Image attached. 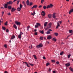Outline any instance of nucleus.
Returning a JSON list of instances; mask_svg holds the SVG:
<instances>
[{
	"label": "nucleus",
	"mask_w": 73,
	"mask_h": 73,
	"mask_svg": "<svg viewBox=\"0 0 73 73\" xmlns=\"http://www.w3.org/2000/svg\"><path fill=\"white\" fill-rule=\"evenodd\" d=\"M51 26L52 23H49V25L45 29H46V30H47L48 29L50 28V27H51Z\"/></svg>",
	"instance_id": "f257e3e1"
},
{
	"label": "nucleus",
	"mask_w": 73,
	"mask_h": 73,
	"mask_svg": "<svg viewBox=\"0 0 73 73\" xmlns=\"http://www.w3.org/2000/svg\"><path fill=\"white\" fill-rule=\"evenodd\" d=\"M53 7V5H52V4H50V5H48L46 7V8L48 9V8H52Z\"/></svg>",
	"instance_id": "f03ea898"
},
{
	"label": "nucleus",
	"mask_w": 73,
	"mask_h": 73,
	"mask_svg": "<svg viewBox=\"0 0 73 73\" xmlns=\"http://www.w3.org/2000/svg\"><path fill=\"white\" fill-rule=\"evenodd\" d=\"M43 46L42 44L40 43L39 44V45L36 46V48H42V47Z\"/></svg>",
	"instance_id": "7ed1b4c3"
},
{
	"label": "nucleus",
	"mask_w": 73,
	"mask_h": 73,
	"mask_svg": "<svg viewBox=\"0 0 73 73\" xmlns=\"http://www.w3.org/2000/svg\"><path fill=\"white\" fill-rule=\"evenodd\" d=\"M7 4H8V5H12L13 3V2H12V1H10L8 2H7Z\"/></svg>",
	"instance_id": "20e7f679"
},
{
	"label": "nucleus",
	"mask_w": 73,
	"mask_h": 73,
	"mask_svg": "<svg viewBox=\"0 0 73 73\" xmlns=\"http://www.w3.org/2000/svg\"><path fill=\"white\" fill-rule=\"evenodd\" d=\"M15 23L16 24V25H20L21 24L20 22H19L17 21H15Z\"/></svg>",
	"instance_id": "39448f33"
},
{
	"label": "nucleus",
	"mask_w": 73,
	"mask_h": 73,
	"mask_svg": "<svg viewBox=\"0 0 73 73\" xmlns=\"http://www.w3.org/2000/svg\"><path fill=\"white\" fill-rule=\"evenodd\" d=\"M41 15L44 16L45 15V11H42L41 13Z\"/></svg>",
	"instance_id": "423d86ee"
},
{
	"label": "nucleus",
	"mask_w": 73,
	"mask_h": 73,
	"mask_svg": "<svg viewBox=\"0 0 73 73\" xmlns=\"http://www.w3.org/2000/svg\"><path fill=\"white\" fill-rule=\"evenodd\" d=\"M8 4H7H7H5L4 5V7L5 8H8L7 6Z\"/></svg>",
	"instance_id": "0eeeda50"
},
{
	"label": "nucleus",
	"mask_w": 73,
	"mask_h": 73,
	"mask_svg": "<svg viewBox=\"0 0 73 73\" xmlns=\"http://www.w3.org/2000/svg\"><path fill=\"white\" fill-rule=\"evenodd\" d=\"M37 7V5H34L33 7H32L31 9H33V8H36Z\"/></svg>",
	"instance_id": "6e6552de"
},
{
	"label": "nucleus",
	"mask_w": 73,
	"mask_h": 73,
	"mask_svg": "<svg viewBox=\"0 0 73 73\" xmlns=\"http://www.w3.org/2000/svg\"><path fill=\"white\" fill-rule=\"evenodd\" d=\"M16 9H15L13 7L12 8V9L11 10V12H14V11H16Z\"/></svg>",
	"instance_id": "1a4fd4ad"
},
{
	"label": "nucleus",
	"mask_w": 73,
	"mask_h": 73,
	"mask_svg": "<svg viewBox=\"0 0 73 73\" xmlns=\"http://www.w3.org/2000/svg\"><path fill=\"white\" fill-rule=\"evenodd\" d=\"M73 12V8L70 10L69 11V12L68 13L69 14H70L72 13V12Z\"/></svg>",
	"instance_id": "9d476101"
},
{
	"label": "nucleus",
	"mask_w": 73,
	"mask_h": 73,
	"mask_svg": "<svg viewBox=\"0 0 73 73\" xmlns=\"http://www.w3.org/2000/svg\"><path fill=\"white\" fill-rule=\"evenodd\" d=\"M66 66H69L70 65V63L69 62L67 63L66 64H65Z\"/></svg>",
	"instance_id": "9b49d317"
},
{
	"label": "nucleus",
	"mask_w": 73,
	"mask_h": 73,
	"mask_svg": "<svg viewBox=\"0 0 73 73\" xmlns=\"http://www.w3.org/2000/svg\"><path fill=\"white\" fill-rule=\"evenodd\" d=\"M56 14V13H54L53 14V18L54 19L56 18V15H55Z\"/></svg>",
	"instance_id": "f8f14e48"
},
{
	"label": "nucleus",
	"mask_w": 73,
	"mask_h": 73,
	"mask_svg": "<svg viewBox=\"0 0 73 73\" xmlns=\"http://www.w3.org/2000/svg\"><path fill=\"white\" fill-rule=\"evenodd\" d=\"M52 38V36H49L47 37V39L48 40H50V39H51Z\"/></svg>",
	"instance_id": "ddd939ff"
},
{
	"label": "nucleus",
	"mask_w": 73,
	"mask_h": 73,
	"mask_svg": "<svg viewBox=\"0 0 73 73\" xmlns=\"http://www.w3.org/2000/svg\"><path fill=\"white\" fill-rule=\"evenodd\" d=\"M15 38V36L14 35H13L11 36V40H13V39H14Z\"/></svg>",
	"instance_id": "4468645a"
},
{
	"label": "nucleus",
	"mask_w": 73,
	"mask_h": 73,
	"mask_svg": "<svg viewBox=\"0 0 73 73\" xmlns=\"http://www.w3.org/2000/svg\"><path fill=\"white\" fill-rule=\"evenodd\" d=\"M27 4V5H29V0H27L26 2Z\"/></svg>",
	"instance_id": "2eb2a0df"
},
{
	"label": "nucleus",
	"mask_w": 73,
	"mask_h": 73,
	"mask_svg": "<svg viewBox=\"0 0 73 73\" xmlns=\"http://www.w3.org/2000/svg\"><path fill=\"white\" fill-rule=\"evenodd\" d=\"M13 28H15V29H17V26H16V25L14 24L13 25Z\"/></svg>",
	"instance_id": "dca6fc26"
},
{
	"label": "nucleus",
	"mask_w": 73,
	"mask_h": 73,
	"mask_svg": "<svg viewBox=\"0 0 73 73\" xmlns=\"http://www.w3.org/2000/svg\"><path fill=\"white\" fill-rule=\"evenodd\" d=\"M8 8L9 9H12V7H11V5L8 6Z\"/></svg>",
	"instance_id": "f3484780"
},
{
	"label": "nucleus",
	"mask_w": 73,
	"mask_h": 73,
	"mask_svg": "<svg viewBox=\"0 0 73 73\" xmlns=\"http://www.w3.org/2000/svg\"><path fill=\"white\" fill-rule=\"evenodd\" d=\"M21 8H20V7H18L17 9V10L19 12H20V11H21Z\"/></svg>",
	"instance_id": "a211bd4d"
},
{
	"label": "nucleus",
	"mask_w": 73,
	"mask_h": 73,
	"mask_svg": "<svg viewBox=\"0 0 73 73\" xmlns=\"http://www.w3.org/2000/svg\"><path fill=\"white\" fill-rule=\"evenodd\" d=\"M31 14L32 15H33V16H35V15L36 14V13H35V12L34 11L33 13H32V12Z\"/></svg>",
	"instance_id": "6ab92c4d"
},
{
	"label": "nucleus",
	"mask_w": 73,
	"mask_h": 73,
	"mask_svg": "<svg viewBox=\"0 0 73 73\" xmlns=\"http://www.w3.org/2000/svg\"><path fill=\"white\" fill-rule=\"evenodd\" d=\"M69 69L72 72H73V69L72 68V67H70L69 68Z\"/></svg>",
	"instance_id": "aec40b11"
},
{
	"label": "nucleus",
	"mask_w": 73,
	"mask_h": 73,
	"mask_svg": "<svg viewBox=\"0 0 73 73\" xmlns=\"http://www.w3.org/2000/svg\"><path fill=\"white\" fill-rule=\"evenodd\" d=\"M47 24H48V22H45L44 24V27H46V25H47Z\"/></svg>",
	"instance_id": "412c9836"
},
{
	"label": "nucleus",
	"mask_w": 73,
	"mask_h": 73,
	"mask_svg": "<svg viewBox=\"0 0 73 73\" xmlns=\"http://www.w3.org/2000/svg\"><path fill=\"white\" fill-rule=\"evenodd\" d=\"M18 37L19 38H21V35L19 34L18 35Z\"/></svg>",
	"instance_id": "4be33fe9"
},
{
	"label": "nucleus",
	"mask_w": 73,
	"mask_h": 73,
	"mask_svg": "<svg viewBox=\"0 0 73 73\" xmlns=\"http://www.w3.org/2000/svg\"><path fill=\"white\" fill-rule=\"evenodd\" d=\"M57 26L56 27V29H57L58 28V27L60 26V24H59V23H58V22L57 23Z\"/></svg>",
	"instance_id": "5701e85b"
},
{
	"label": "nucleus",
	"mask_w": 73,
	"mask_h": 73,
	"mask_svg": "<svg viewBox=\"0 0 73 73\" xmlns=\"http://www.w3.org/2000/svg\"><path fill=\"white\" fill-rule=\"evenodd\" d=\"M4 25H8V21H6L5 23H4Z\"/></svg>",
	"instance_id": "b1692460"
},
{
	"label": "nucleus",
	"mask_w": 73,
	"mask_h": 73,
	"mask_svg": "<svg viewBox=\"0 0 73 73\" xmlns=\"http://www.w3.org/2000/svg\"><path fill=\"white\" fill-rule=\"evenodd\" d=\"M48 17L49 18H51V17H52V15L51 14H48Z\"/></svg>",
	"instance_id": "393cba45"
},
{
	"label": "nucleus",
	"mask_w": 73,
	"mask_h": 73,
	"mask_svg": "<svg viewBox=\"0 0 73 73\" xmlns=\"http://www.w3.org/2000/svg\"><path fill=\"white\" fill-rule=\"evenodd\" d=\"M52 40L53 41H55V42H56V39L55 38H54L52 39Z\"/></svg>",
	"instance_id": "a878e982"
},
{
	"label": "nucleus",
	"mask_w": 73,
	"mask_h": 73,
	"mask_svg": "<svg viewBox=\"0 0 73 73\" xmlns=\"http://www.w3.org/2000/svg\"><path fill=\"white\" fill-rule=\"evenodd\" d=\"M33 57H34V58L35 59V60H37V57H36V56L35 55H33Z\"/></svg>",
	"instance_id": "bb28decb"
},
{
	"label": "nucleus",
	"mask_w": 73,
	"mask_h": 73,
	"mask_svg": "<svg viewBox=\"0 0 73 73\" xmlns=\"http://www.w3.org/2000/svg\"><path fill=\"white\" fill-rule=\"evenodd\" d=\"M69 33H72L73 32V30H69Z\"/></svg>",
	"instance_id": "cd10ccee"
},
{
	"label": "nucleus",
	"mask_w": 73,
	"mask_h": 73,
	"mask_svg": "<svg viewBox=\"0 0 73 73\" xmlns=\"http://www.w3.org/2000/svg\"><path fill=\"white\" fill-rule=\"evenodd\" d=\"M29 28H30V26H28L27 27V30L28 31L29 30Z\"/></svg>",
	"instance_id": "c85d7f7f"
},
{
	"label": "nucleus",
	"mask_w": 73,
	"mask_h": 73,
	"mask_svg": "<svg viewBox=\"0 0 73 73\" xmlns=\"http://www.w3.org/2000/svg\"><path fill=\"white\" fill-rule=\"evenodd\" d=\"M54 34L56 36H57L58 35V33H54Z\"/></svg>",
	"instance_id": "c756f323"
},
{
	"label": "nucleus",
	"mask_w": 73,
	"mask_h": 73,
	"mask_svg": "<svg viewBox=\"0 0 73 73\" xmlns=\"http://www.w3.org/2000/svg\"><path fill=\"white\" fill-rule=\"evenodd\" d=\"M50 32L49 31H48L47 32H46V33L47 35H49V34H50Z\"/></svg>",
	"instance_id": "7c9ffc66"
},
{
	"label": "nucleus",
	"mask_w": 73,
	"mask_h": 73,
	"mask_svg": "<svg viewBox=\"0 0 73 73\" xmlns=\"http://www.w3.org/2000/svg\"><path fill=\"white\" fill-rule=\"evenodd\" d=\"M2 28L3 29V30H4V31H5V29H6V28H5V27L3 26L2 27Z\"/></svg>",
	"instance_id": "2f4dec72"
},
{
	"label": "nucleus",
	"mask_w": 73,
	"mask_h": 73,
	"mask_svg": "<svg viewBox=\"0 0 73 73\" xmlns=\"http://www.w3.org/2000/svg\"><path fill=\"white\" fill-rule=\"evenodd\" d=\"M64 54V52L63 51L62 52H60V54L61 55H62Z\"/></svg>",
	"instance_id": "473e14b6"
},
{
	"label": "nucleus",
	"mask_w": 73,
	"mask_h": 73,
	"mask_svg": "<svg viewBox=\"0 0 73 73\" xmlns=\"http://www.w3.org/2000/svg\"><path fill=\"white\" fill-rule=\"evenodd\" d=\"M36 25H37L38 26H40L41 25L40 24L38 23H36Z\"/></svg>",
	"instance_id": "72a5a7b5"
},
{
	"label": "nucleus",
	"mask_w": 73,
	"mask_h": 73,
	"mask_svg": "<svg viewBox=\"0 0 73 73\" xmlns=\"http://www.w3.org/2000/svg\"><path fill=\"white\" fill-rule=\"evenodd\" d=\"M50 65V64L48 62L46 63V66H48V65Z\"/></svg>",
	"instance_id": "f704fd0d"
},
{
	"label": "nucleus",
	"mask_w": 73,
	"mask_h": 73,
	"mask_svg": "<svg viewBox=\"0 0 73 73\" xmlns=\"http://www.w3.org/2000/svg\"><path fill=\"white\" fill-rule=\"evenodd\" d=\"M23 33L21 32H20V34L19 35H23Z\"/></svg>",
	"instance_id": "c9c22d12"
},
{
	"label": "nucleus",
	"mask_w": 73,
	"mask_h": 73,
	"mask_svg": "<svg viewBox=\"0 0 73 73\" xmlns=\"http://www.w3.org/2000/svg\"><path fill=\"white\" fill-rule=\"evenodd\" d=\"M20 8H21L22 7H23V5H22L21 4H20Z\"/></svg>",
	"instance_id": "e433bc0d"
},
{
	"label": "nucleus",
	"mask_w": 73,
	"mask_h": 73,
	"mask_svg": "<svg viewBox=\"0 0 73 73\" xmlns=\"http://www.w3.org/2000/svg\"><path fill=\"white\" fill-rule=\"evenodd\" d=\"M51 61L52 62H55L56 61L54 60H51Z\"/></svg>",
	"instance_id": "4c0bfd02"
},
{
	"label": "nucleus",
	"mask_w": 73,
	"mask_h": 73,
	"mask_svg": "<svg viewBox=\"0 0 73 73\" xmlns=\"http://www.w3.org/2000/svg\"><path fill=\"white\" fill-rule=\"evenodd\" d=\"M44 0H41V3L42 4H43V3H44Z\"/></svg>",
	"instance_id": "58836bf2"
},
{
	"label": "nucleus",
	"mask_w": 73,
	"mask_h": 73,
	"mask_svg": "<svg viewBox=\"0 0 73 73\" xmlns=\"http://www.w3.org/2000/svg\"><path fill=\"white\" fill-rule=\"evenodd\" d=\"M33 4V3H32V2H31L30 3V4L29 5H30V6H31V5H32Z\"/></svg>",
	"instance_id": "ea45409f"
},
{
	"label": "nucleus",
	"mask_w": 73,
	"mask_h": 73,
	"mask_svg": "<svg viewBox=\"0 0 73 73\" xmlns=\"http://www.w3.org/2000/svg\"><path fill=\"white\" fill-rule=\"evenodd\" d=\"M41 33H42V34H44V31L43 30L40 31Z\"/></svg>",
	"instance_id": "a19ab883"
},
{
	"label": "nucleus",
	"mask_w": 73,
	"mask_h": 73,
	"mask_svg": "<svg viewBox=\"0 0 73 73\" xmlns=\"http://www.w3.org/2000/svg\"><path fill=\"white\" fill-rule=\"evenodd\" d=\"M17 5H18V4H19V3H20V0H18L17 1Z\"/></svg>",
	"instance_id": "79ce46f5"
},
{
	"label": "nucleus",
	"mask_w": 73,
	"mask_h": 73,
	"mask_svg": "<svg viewBox=\"0 0 73 73\" xmlns=\"http://www.w3.org/2000/svg\"><path fill=\"white\" fill-rule=\"evenodd\" d=\"M71 56V55H70V54L68 55V58H70V57Z\"/></svg>",
	"instance_id": "37998d69"
},
{
	"label": "nucleus",
	"mask_w": 73,
	"mask_h": 73,
	"mask_svg": "<svg viewBox=\"0 0 73 73\" xmlns=\"http://www.w3.org/2000/svg\"><path fill=\"white\" fill-rule=\"evenodd\" d=\"M43 9H46V6H43Z\"/></svg>",
	"instance_id": "c03bdc74"
},
{
	"label": "nucleus",
	"mask_w": 73,
	"mask_h": 73,
	"mask_svg": "<svg viewBox=\"0 0 73 73\" xmlns=\"http://www.w3.org/2000/svg\"><path fill=\"white\" fill-rule=\"evenodd\" d=\"M40 40H43V37H40Z\"/></svg>",
	"instance_id": "a18cd8bd"
},
{
	"label": "nucleus",
	"mask_w": 73,
	"mask_h": 73,
	"mask_svg": "<svg viewBox=\"0 0 73 73\" xmlns=\"http://www.w3.org/2000/svg\"><path fill=\"white\" fill-rule=\"evenodd\" d=\"M32 45H31L30 46H29V48L30 49H32Z\"/></svg>",
	"instance_id": "49530a36"
},
{
	"label": "nucleus",
	"mask_w": 73,
	"mask_h": 73,
	"mask_svg": "<svg viewBox=\"0 0 73 73\" xmlns=\"http://www.w3.org/2000/svg\"><path fill=\"white\" fill-rule=\"evenodd\" d=\"M58 23H60V24H61L62 23V21H60L58 22Z\"/></svg>",
	"instance_id": "de8ad7c7"
},
{
	"label": "nucleus",
	"mask_w": 73,
	"mask_h": 73,
	"mask_svg": "<svg viewBox=\"0 0 73 73\" xmlns=\"http://www.w3.org/2000/svg\"><path fill=\"white\" fill-rule=\"evenodd\" d=\"M56 63L57 65L59 64V62L58 61H57L56 62Z\"/></svg>",
	"instance_id": "09e8293b"
},
{
	"label": "nucleus",
	"mask_w": 73,
	"mask_h": 73,
	"mask_svg": "<svg viewBox=\"0 0 73 73\" xmlns=\"http://www.w3.org/2000/svg\"><path fill=\"white\" fill-rule=\"evenodd\" d=\"M29 65H31V66H33V65H34V64H31L30 63H29Z\"/></svg>",
	"instance_id": "8fccbe9b"
},
{
	"label": "nucleus",
	"mask_w": 73,
	"mask_h": 73,
	"mask_svg": "<svg viewBox=\"0 0 73 73\" xmlns=\"http://www.w3.org/2000/svg\"><path fill=\"white\" fill-rule=\"evenodd\" d=\"M35 35H37V32H35Z\"/></svg>",
	"instance_id": "3c124183"
},
{
	"label": "nucleus",
	"mask_w": 73,
	"mask_h": 73,
	"mask_svg": "<svg viewBox=\"0 0 73 73\" xmlns=\"http://www.w3.org/2000/svg\"><path fill=\"white\" fill-rule=\"evenodd\" d=\"M8 15H9V16H10L11 15V13H7Z\"/></svg>",
	"instance_id": "603ef678"
},
{
	"label": "nucleus",
	"mask_w": 73,
	"mask_h": 73,
	"mask_svg": "<svg viewBox=\"0 0 73 73\" xmlns=\"http://www.w3.org/2000/svg\"><path fill=\"white\" fill-rule=\"evenodd\" d=\"M43 59H44V60H45V59H46V58H45V56H43Z\"/></svg>",
	"instance_id": "864d4df0"
},
{
	"label": "nucleus",
	"mask_w": 73,
	"mask_h": 73,
	"mask_svg": "<svg viewBox=\"0 0 73 73\" xmlns=\"http://www.w3.org/2000/svg\"><path fill=\"white\" fill-rule=\"evenodd\" d=\"M48 70L49 72H50V71L51 70V69H50V68H49Z\"/></svg>",
	"instance_id": "5fc2aeb1"
},
{
	"label": "nucleus",
	"mask_w": 73,
	"mask_h": 73,
	"mask_svg": "<svg viewBox=\"0 0 73 73\" xmlns=\"http://www.w3.org/2000/svg\"><path fill=\"white\" fill-rule=\"evenodd\" d=\"M6 32H9V30H8V29H7L6 30Z\"/></svg>",
	"instance_id": "6e6d98bb"
},
{
	"label": "nucleus",
	"mask_w": 73,
	"mask_h": 73,
	"mask_svg": "<svg viewBox=\"0 0 73 73\" xmlns=\"http://www.w3.org/2000/svg\"><path fill=\"white\" fill-rule=\"evenodd\" d=\"M37 27H38V26L37 25H35V27L36 28H37Z\"/></svg>",
	"instance_id": "4d7b16f0"
},
{
	"label": "nucleus",
	"mask_w": 73,
	"mask_h": 73,
	"mask_svg": "<svg viewBox=\"0 0 73 73\" xmlns=\"http://www.w3.org/2000/svg\"><path fill=\"white\" fill-rule=\"evenodd\" d=\"M4 72L5 73H8V72L7 71H5Z\"/></svg>",
	"instance_id": "13d9d810"
},
{
	"label": "nucleus",
	"mask_w": 73,
	"mask_h": 73,
	"mask_svg": "<svg viewBox=\"0 0 73 73\" xmlns=\"http://www.w3.org/2000/svg\"><path fill=\"white\" fill-rule=\"evenodd\" d=\"M4 46L5 47V48H7V45L6 44H5Z\"/></svg>",
	"instance_id": "bf43d9fd"
},
{
	"label": "nucleus",
	"mask_w": 73,
	"mask_h": 73,
	"mask_svg": "<svg viewBox=\"0 0 73 73\" xmlns=\"http://www.w3.org/2000/svg\"><path fill=\"white\" fill-rule=\"evenodd\" d=\"M4 12L2 11V15L3 16V15H4Z\"/></svg>",
	"instance_id": "052dcab7"
},
{
	"label": "nucleus",
	"mask_w": 73,
	"mask_h": 73,
	"mask_svg": "<svg viewBox=\"0 0 73 73\" xmlns=\"http://www.w3.org/2000/svg\"><path fill=\"white\" fill-rule=\"evenodd\" d=\"M22 4H25V2H24V1H23L22 2Z\"/></svg>",
	"instance_id": "680f3d73"
},
{
	"label": "nucleus",
	"mask_w": 73,
	"mask_h": 73,
	"mask_svg": "<svg viewBox=\"0 0 73 73\" xmlns=\"http://www.w3.org/2000/svg\"><path fill=\"white\" fill-rule=\"evenodd\" d=\"M48 31H52V30L50 29H48Z\"/></svg>",
	"instance_id": "e2e57ef3"
},
{
	"label": "nucleus",
	"mask_w": 73,
	"mask_h": 73,
	"mask_svg": "<svg viewBox=\"0 0 73 73\" xmlns=\"http://www.w3.org/2000/svg\"><path fill=\"white\" fill-rule=\"evenodd\" d=\"M26 65H27V66H28V67H29V66H28V64H26Z\"/></svg>",
	"instance_id": "0e129e2a"
},
{
	"label": "nucleus",
	"mask_w": 73,
	"mask_h": 73,
	"mask_svg": "<svg viewBox=\"0 0 73 73\" xmlns=\"http://www.w3.org/2000/svg\"><path fill=\"white\" fill-rule=\"evenodd\" d=\"M41 7H42V6H41V5H40V6H39V8H41Z\"/></svg>",
	"instance_id": "69168bd1"
},
{
	"label": "nucleus",
	"mask_w": 73,
	"mask_h": 73,
	"mask_svg": "<svg viewBox=\"0 0 73 73\" xmlns=\"http://www.w3.org/2000/svg\"><path fill=\"white\" fill-rule=\"evenodd\" d=\"M24 64V63H25V64H27L28 63L27 62H23Z\"/></svg>",
	"instance_id": "338daca9"
},
{
	"label": "nucleus",
	"mask_w": 73,
	"mask_h": 73,
	"mask_svg": "<svg viewBox=\"0 0 73 73\" xmlns=\"http://www.w3.org/2000/svg\"><path fill=\"white\" fill-rule=\"evenodd\" d=\"M53 73H56V72H55V71H53Z\"/></svg>",
	"instance_id": "774afa93"
}]
</instances>
